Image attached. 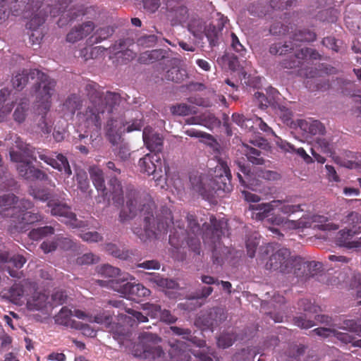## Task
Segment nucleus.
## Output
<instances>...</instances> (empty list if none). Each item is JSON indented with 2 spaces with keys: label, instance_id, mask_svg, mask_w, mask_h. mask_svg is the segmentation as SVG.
Instances as JSON below:
<instances>
[{
  "label": "nucleus",
  "instance_id": "f257e3e1",
  "mask_svg": "<svg viewBox=\"0 0 361 361\" xmlns=\"http://www.w3.org/2000/svg\"><path fill=\"white\" fill-rule=\"evenodd\" d=\"M138 203L137 194L135 192H130L128 196L126 206L120 213V220L124 221L135 216L140 211L145 215L144 228H135L133 230L141 240L145 242L149 239L156 238L159 233L167 231L170 224L172 223L171 212H167L164 221L162 219L155 220L152 211L154 203L149 202L144 204L141 209L137 205Z\"/></svg>",
  "mask_w": 361,
  "mask_h": 361
},
{
  "label": "nucleus",
  "instance_id": "f03ea898",
  "mask_svg": "<svg viewBox=\"0 0 361 361\" xmlns=\"http://www.w3.org/2000/svg\"><path fill=\"white\" fill-rule=\"evenodd\" d=\"M25 80L27 82L31 80L35 85V109L37 113L36 121L42 132L49 134L51 131L52 121L47 115L51 109V97L54 92L56 82L37 69L30 70L26 73V76L24 75Z\"/></svg>",
  "mask_w": 361,
  "mask_h": 361
},
{
  "label": "nucleus",
  "instance_id": "7ed1b4c3",
  "mask_svg": "<svg viewBox=\"0 0 361 361\" xmlns=\"http://www.w3.org/2000/svg\"><path fill=\"white\" fill-rule=\"evenodd\" d=\"M89 104L82 118L85 126L98 132L101 127V115L105 111H111L119 97L117 94L107 92L105 95L98 90V85L90 83L86 85Z\"/></svg>",
  "mask_w": 361,
  "mask_h": 361
},
{
  "label": "nucleus",
  "instance_id": "20e7f679",
  "mask_svg": "<svg viewBox=\"0 0 361 361\" xmlns=\"http://www.w3.org/2000/svg\"><path fill=\"white\" fill-rule=\"evenodd\" d=\"M262 252L267 255L271 254L265 263L267 270L288 274L293 268L300 269L304 266L300 259L292 256L290 250L286 247L274 249L271 245H267L262 248Z\"/></svg>",
  "mask_w": 361,
  "mask_h": 361
},
{
  "label": "nucleus",
  "instance_id": "39448f33",
  "mask_svg": "<svg viewBox=\"0 0 361 361\" xmlns=\"http://www.w3.org/2000/svg\"><path fill=\"white\" fill-rule=\"evenodd\" d=\"M211 228H207L204 234V240L205 243L214 245L212 250V259L214 263L221 264L223 262L225 257L226 248L222 247L219 239L222 235L225 234L227 229V221L222 219L217 221L213 216H210Z\"/></svg>",
  "mask_w": 361,
  "mask_h": 361
},
{
  "label": "nucleus",
  "instance_id": "423d86ee",
  "mask_svg": "<svg viewBox=\"0 0 361 361\" xmlns=\"http://www.w3.org/2000/svg\"><path fill=\"white\" fill-rule=\"evenodd\" d=\"M13 113L14 120L21 123L23 122V97L20 93H12L7 88H3L0 90V121L8 114H9L15 107Z\"/></svg>",
  "mask_w": 361,
  "mask_h": 361
},
{
  "label": "nucleus",
  "instance_id": "0eeeda50",
  "mask_svg": "<svg viewBox=\"0 0 361 361\" xmlns=\"http://www.w3.org/2000/svg\"><path fill=\"white\" fill-rule=\"evenodd\" d=\"M39 157L41 160L44 161L46 164L50 165L53 168L58 169L60 171H63L65 174L68 176L72 173L69 163L66 157L61 154L56 156V159L49 157L44 152L36 150L30 146L26 145L24 147V163L25 158L31 160H36Z\"/></svg>",
  "mask_w": 361,
  "mask_h": 361
},
{
  "label": "nucleus",
  "instance_id": "6e6552de",
  "mask_svg": "<svg viewBox=\"0 0 361 361\" xmlns=\"http://www.w3.org/2000/svg\"><path fill=\"white\" fill-rule=\"evenodd\" d=\"M140 171L148 176L152 175L155 181L163 177L162 162L157 153L147 154L139 161Z\"/></svg>",
  "mask_w": 361,
  "mask_h": 361
},
{
  "label": "nucleus",
  "instance_id": "1a4fd4ad",
  "mask_svg": "<svg viewBox=\"0 0 361 361\" xmlns=\"http://www.w3.org/2000/svg\"><path fill=\"white\" fill-rule=\"evenodd\" d=\"M215 178L211 179L212 194L214 191L222 190L229 192L231 190L230 169L225 161H219L215 168Z\"/></svg>",
  "mask_w": 361,
  "mask_h": 361
},
{
  "label": "nucleus",
  "instance_id": "9d476101",
  "mask_svg": "<svg viewBox=\"0 0 361 361\" xmlns=\"http://www.w3.org/2000/svg\"><path fill=\"white\" fill-rule=\"evenodd\" d=\"M47 206L51 208V214L61 218V221L66 224L73 228L81 227L84 224L76 219L75 215L71 211L70 208L65 204L49 201Z\"/></svg>",
  "mask_w": 361,
  "mask_h": 361
},
{
  "label": "nucleus",
  "instance_id": "9b49d317",
  "mask_svg": "<svg viewBox=\"0 0 361 361\" xmlns=\"http://www.w3.org/2000/svg\"><path fill=\"white\" fill-rule=\"evenodd\" d=\"M161 339L157 334L149 332H142L139 334L138 341L133 346L135 356L147 358V352L151 350V347L161 342Z\"/></svg>",
  "mask_w": 361,
  "mask_h": 361
},
{
  "label": "nucleus",
  "instance_id": "f8f14e48",
  "mask_svg": "<svg viewBox=\"0 0 361 361\" xmlns=\"http://www.w3.org/2000/svg\"><path fill=\"white\" fill-rule=\"evenodd\" d=\"M190 189L203 197L212 195L211 178L208 176L192 173L190 176Z\"/></svg>",
  "mask_w": 361,
  "mask_h": 361
},
{
  "label": "nucleus",
  "instance_id": "ddd939ff",
  "mask_svg": "<svg viewBox=\"0 0 361 361\" xmlns=\"http://www.w3.org/2000/svg\"><path fill=\"white\" fill-rule=\"evenodd\" d=\"M268 223L273 225L281 226L286 231L308 227L310 224V221H307L306 216H303L298 220H290L279 214L272 215L271 217L268 219Z\"/></svg>",
  "mask_w": 361,
  "mask_h": 361
},
{
  "label": "nucleus",
  "instance_id": "4468645a",
  "mask_svg": "<svg viewBox=\"0 0 361 361\" xmlns=\"http://www.w3.org/2000/svg\"><path fill=\"white\" fill-rule=\"evenodd\" d=\"M0 263L11 277L20 279L23 276V256L9 257L6 253H0Z\"/></svg>",
  "mask_w": 361,
  "mask_h": 361
},
{
  "label": "nucleus",
  "instance_id": "2eb2a0df",
  "mask_svg": "<svg viewBox=\"0 0 361 361\" xmlns=\"http://www.w3.org/2000/svg\"><path fill=\"white\" fill-rule=\"evenodd\" d=\"M297 126L306 138L314 135H321L325 133L324 125L320 121L310 118L298 120Z\"/></svg>",
  "mask_w": 361,
  "mask_h": 361
},
{
  "label": "nucleus",
  "instance_id": "dca6fc26",
  "mask_svg": "<svg viewBox=\"0 0 361 361\" xmlns=\"http://www.w3.org/2000/svg\"><path fill=\"white\" fill-rule=\"evenodd\" d=\"M313 331L318 336L323 337L334 336L343 343H351L353 346L361 347V338L357 339L348 333L341 332L329 328H317Z\"/></svg>",
  "mask_w": 361,
  "mask_h": 361
},
{
  "label": "nucleus",
  "instance_id": "f3484780",
  "mask_svg": "<svg viewBox=\"0 0 361 361\" xmlns=\"http://www.w3.org/2000/svg\"><path fill=\"white\" fill-rule=\"evenodd\" d=\"M190 31L195 36L201 37L203 32L205 33L211 45H215L217 39L218 30L214 25H209L205 27L202 21L195 20L189 25Z\"/></svg>",
  "mask_w": 361,
  "mask_h": 361
},
{
  "label": "nucleus",
  "instance_id": "a211bd4d",
  "mask_svg": "<svg viewBox=\"0 0 361 361\" xmlns=\"http://www.w3.org/2000/svg\"><path fill=\"white\" fill-rule=\"evenodd\" d=\"M95 25L92 21H86L75 26L66 35V41L75 43L83 39L92 32Z\"/></svg>",
  "mask_w": 361,
  "mask_h": 361
},
{
  "label": "nucleus",
  "instance_id": "6ab92c4d",
  "mask_svg": "<svg viewBox=\"0 0 361 361\" xmlns=\"http://www.w3.org/2000/svg\"><path fill=\"white\" fill-rule=\"evenodd\" d=\"M277 202L272 200L267 203H261L256 205H250L249 209L251 211V217L257 221H262L267 218H271V213L274 212Z\"/></svg>",
  "mask_w": 361,
  "mask_h": 361
},
{
  "label": "nucleus",
  "instance_id": "aec40b11",
  "mask_svg": "<svg viewBox=\"0 0 361 361\" xmlns=\"http://www.w3.org/2000/svg\"><path fill=\"white\" fill-rule=\"evenodd\" d=\"M133 277L129 274L124 275L119 279H111L108 281H103L101 280L98 281L99 284L101 286H106L118 293L123 297H126L128 295L129 283L126 282L129 279H132Z\"/></svg>",
  "mask_w": 361,
  "mask_h": 361
},
{
  "label": "nucleus",
  "instance_id": "412c9836",
  "mask_svg": "<svg viewBox=\"0 0 361 361\" xmlns=\"http://www.w3.org/2000/svg\"><path fill=\"white\" fill-rule=\"evenodd\" d=\"M143 141L150 151L160 152L163 145V138L154 132L151 128H145L142 133Z\"/></svg>",
  "mask_w": 361,
  "mask_h": 361
},
{
  "label": "nucleus",
  "instance_id": "4be33fe9",
  "mask_svg": "<svg viewBox=\"0 0 361 361\" xmlns=\"http://www.w3.org/2000/svg\"><path fill=\"white\" fill-rule=\"evenodd\" d=\"M343 224H346L354 230L348 229L347 231L343 230L340 231V235H343L347 234L348 236H352L354 234L361 233V214L356 212H351L342 219Z\"/></svg>",
  "mask_w": 361,
  "mask_h": 361
},
{
  "label": "nucleus",
  "instance_id": "5701e85b",
  "mask_svg": "<svg viewBox=\"0 0 361 361\" xmlns=\"http://www.w3.org/2000/svg\"><path fill=\"white\" fill-rule=\"evenodd\" d=\"M277 202L276 209L280 211L283 214L290 216L298 212H302V204H296L294 199L287 197L283 200H274Z\"/></svg>",
  "mask_w": 361,
  "mask_h": 361
},
{
  "label": "nucleus",
  "instance_id": "b1692460",
  "mask_svg": "<svg viewBox=\"0 0 361 361\" xmlns=\"http://www.w3.org/2000/svg\"><path fill=\"white\" fill-rule=\"evenodd\" d=\"M307 221H310V224L314 223V227L322 231H336L338 228V226L329 221L328 219L321 215H312L309 217L306 216ZM310 224H309V226Z\"/></svg>",
  "mask_w": 361,
  "mask_h": 361
},
{
  "label": "nucleus",
  "instance_id": "393cba45",
  "mask_svg": "<svg viewBox=\"0 0 361 361\" xmlns=\"http://www.w3.org/2000/svg\"><path fill=\"white\" fill-rule=\"evenodd\" d=\"M73 312L66 307H63L56 315L55 322L58 324L63 325L71 328L78 329L77 322L71 318Z\"/></svg>",
  "mask_w": 361,
  "mask_h": 361
},
{
  "label": "nucleus",
  "instance_id": "a878e982",
  "mask_svg": "<svg viewBox=\"0 0 361 361\" xmlns=\"http://www.w3.org/2000/svg\"><path fill=\"white\" fill-rule=\"evenodd\" d=\"M47 296L39 292H35L27 300V307L30 310H39L47 307Z\"/></svg>",
  "mask_w": 361,
  "mask_h": 361
},
{
  "label": "nucleus",
  "instance_id": "bb28decb",
  "mask_svg": "<svg viewBox=\"0 0 361 361\" xmlns=\"http://www.w3.org/2000/svg\"><path fill=\"white\" fill-rule=\"evenodd\" d=\"M182 0H165L166 8L176 13V20L182 22L185 20L188 11L180 4Z\"/></svg>",
  "mask_w": 361,
  "mask_h": 361
},
{
  "label": "nucleus",
  "instance_id": "cd10ccee",
  "mask_svg": "<svg viewBox=\"0 0 361 361\" xmlns=\"http://www.w3.org/2000/svg\"><path fill=\"white\" fill-rule=\"evenodd\" d=\"M31 159L25 158V162L24 163V176H25L26 178L46 180L47 175L41 170L31 166Z\"/></svg>",
  "mask_w": 361,
  "mask_h": 361
},
{
  "label": "nucleus",
  "instance_id": "c85d7f7f",
  "mask_svg": "<svg viewBox=\"0 0 361 361\" xmlns=\"http://www.w3.org/2000/svg\"><path fill=\"white\" fill-rule=\"evenodd\" d=\"M240 151L254 164L262 165L264 163V159L260 156V152L247 145L243 144Z\"/></svg>",
  "mask_w": 361,
  "mask_h": 361
},
{
  "label": "nucleus",
  "instance_id": "c756f323",
  "mask_svg": "<svg viewBox=\"0 0 361 361\" xmlns=\"http://www.w3.org/2000/svg\"><path fill=\"white\" fill-rule=\"evenodd\" d=\"M269 96L266 97L261 92H256L255 94V98L259 102L261 108L263 106H267L268 105L274 104L279 96V92L274 88L270 87L268 90Z\"/></svg>",
  "mask_w": 361,
  "mask_h": 361
},
{
  "label": "nucleus",
  "instance_id": "7c9ffc66",
  "mask_svg": "<svg viewBox=\"0 0 361 361\" xmlns=\"http://www.w3.org/2000/svg\"><path fill=\"white\" fill-rule=\"evenodd\" d=\"M90 174L97 190H101L104 192L105 190V185L102 171L98 167L92 166L90 169Z\"/></svg>",
  "mask_w": 361,
  "mask_h": 361
},
{
  "label": "nucleus",
  "instance_id": "2f4dec72",
  "mask_svg": "<svg viewBox=\"0 0 361 361\" xmlns=\"http://www.w3.org/2000/svg\"><path fill=\"white\" fill-rule=\"evenodd\" d=\"M109 328L113 338L120 343H123L129 337L128 331L121 325L111 324Z\"/></svg>",
  "mask_w": 361,
  "mask_h": 361
},
{
  "label": "nucleus",
  "instance_id": "473e14b6",
  "mask_svg": "<svg viewBox=\"0 0 361 361\" xmlns=\"http://www.w3.org/2000/svg\"><path fill=\"white\" fill-rule=\"evenodd\" d=\"M150 294V290L143 286L142 284L137 283L134 284L132 283H129L128 295L126 297L128 298H133V297H146Z\"/></svg>",
  "mask_w": 361,
  "mask_h": 361
},
{
  "label": "nucleus",
  "instance_id": "72a5a7b5",
  "mask_svg": "<svg viewBox=\"0 0 361 361\" xmlns=\"http://www.w3.org/2000/svg\"><path fill=\"white\" fill-rule=\"evenodd\" d=\"M165 77L168 80L180 82L186 78V71L178 67H173L166 72Z\"/></svg>",
  "mask_w": 361,
  "mask_h": 361
},
{
  "label": "nucleus",
  "instance_id": "f704fd0d",
  "mask_svg": "<svg viewBox=\"0 0 361 361\" xmlns=\"http://www.w3.org/2000/svg\"><path fill=\"white\" fill-rule=\"evenodd\" d=\"M200 117L202 126L209 129H213L220 124L219 120L210 112H205L201 114Z\"/></svg>",
  "mask_w": 361,
  "mask_h": 361
},
{
  "label": "nucleus",
  "instance_id": "c9c22d12",
  "mask_svg": "<svg viewBox=\"0 0 361 361\" xmlns=\"http://www.w3.org/2000/svg\"><path fill=\"white\" fill-rule=\"evenodd\" d=\"M163 57L164 56L161 50L154 49L142 54L139 60L142 63H153L154 61L159 60Z\"/></svg>",
  "mask_w": 361,
  "mask_h": 361
},
{
  "label": "nucleus",
  "instance_id": "e433bc0d",
  "mask_svg": "<svg viewBox=\"0 0 361 361\" xmlns=\"http://www.w3.org/2000/svg\"><path fill=\"white\" fill-rule=\"evenodd\" d=\"M109 303L116 307H123L126 311L131 314L135 319L137 320L139 322H147V317L145 315H143L141 312H137L136 310H132V309H126L123 307V300H114V301H109Z\"/></svg>",
  "mask_w": 361,
  "mask_h": 361
},
{
  "label": "nucleus",
  "instance_id": "4c0bfd02",
  "mask_svg": "<svg viewBox=\"0 0 361 361\" xmlns=\"http://www.w3.org/2000/svg\"><path fill=\"white\" fill-rule=\"evenodd\" d=\"M82 102L80 97L73 94L71 95L63 104V107L66 111L71 114H74L75 111L81 106Z\"/></svg>",
  "mask_w": 361,
  "mask_h": 361
},
{
  "label": "nucleus",
  "instance_id": "58836bf2",
  "mask_svg": "<svg viewBox=\"0 0 361 361\" xmlns=\"http://www.w3.org/2000/svg\"><path fill=\"white\" fill-rule=\"evenodd\" d=\"M52 233H54V228L51 226H44L32 230L29 233V236L31 239L37 240L42 237Z\"/></svg>",
  "mask_w": 361,
  "mask_h": 361
},
{
  "label": "nucleus",
  "instance_id": "ea45409f",
  "mask_svg": "<svg viewBox=\"0 0 361 361\" xmlns=\"http://www.w3.org/2000/svg\"><path fill=\"white\" fill-rule=\"evenodd\" d=\"M117 121L114 122L111 121V123H108V129H107V135L111 142L113 144L116 143L121 138V133L123 130L121 129L116 130L114 128L117 126Z\"/></svg>",
  "mask_w": 361,
  "mask_h": 361
},
{
  "label": "nucleus",
  "instance_id": "a19ab883",
  "mask_svg": "<svg viewBox=\"0 0 361 361\" xmlns=\"http://www.w3.org/2000/svg\"><path fill=\"white\" fill-rule=\"evenodd\" d=\"M171 111L173 114L178 116H187L195 113V111H194L192 108L185 104H180L171 106Z\"/></svg>",
  "mask_w": 361,
  "mask_h": 361
},
{
  "label": "nucleus",
  "instance_id": "79ce46f5",
  "mask_svg": "<svg viewBox=\"0 0 361 361\" xmlns=\"http://www.w3.org/2000/svg\"><path fill=\"white\" fill-rule=\"evenodd\" d=\"M344 235H341L338 238V244L340 246L346 247L348 249H357L361 247V238H359L355 240H350L343 237Z\"/></svg>",
  "mask_w": 361,
  "mask_h": 361
},
{
  "label": "nucleus",
  "instance_id": "37998d69",
  "mask_svg": "<svg viewBox=\"0 0 361 361\" xmlns=\"http://www.w3.org/2000/svg\"><path fill=\"white\" fill-rule=\"evenodd\" d=\"M98 273L104 278H114L119 275V269L111 265L105 264L98 269Z\"/></svg>",
  "mask_w": 361,
  "mask_h": 361
},
{
  "label": "nucleus",
  "instance_id": "c03bdc74",
  "mask_svg": "<svg viewBox=\"0 0 361 361\" xmlns=\"http://www.w3.org/2000/svg\"><path fill=\"white\" fill-rule=\"evenodd\" d=\"M235 341V337L232 334H222L217 338V345L221 348H226L232 345Z\"/></svg>",
  "mask_w": 361,
  "mask_h": 361
},
{
  "label": "nucleus",
  "instance_id": "a18cd8bd",
  "mask_svg": "<svg viewBox=\"0 0 361 361\" xmlns=\"http://www.w3.org/2000/svg\"><path fill=\"white\" fill-rule=\"evenodd\" d=\"M142 126L143 123L141 119L137 116L135 120L128 121L123 124V132L130 133L134 130H140Z\"/></svg>",
  "mask_w": 361,
  "mask_h": 361
},
{
  "label": "nucleus",
  "instance_id": "49530a36",
  "mask_svg": "<svg viewBox=\"0 0 361 361\" xmlns=\"http://www.w3.org/2000/svg\"><path fill=\"white\" fill-rule=\"evenodd\" d=\"M18 201V197L13 194H7L0 196V207H8L13 212L14 207H12Z\"/></svg>",
  "mask_w": 361,
  "mask_h": 361
},
{
  "label": "nucleus",
  "instance_id": "de8ad7c7",
  "mask_svg": "<svg viewBox=\"0 0 361 361\" xmlns=\"http://www.w3.org/2000/svg\"><path fill=\"white\" fill-rule=\"evenodd\" d=\"M232 120L234 123L242 128H248L252 127L251 125L252 118H246L242 114H233L232 116Z\"/></svg>",
  "mask_w": 361,
  "mask_h": 361
},
{
  "label": "nucleus",
  "instance_id": "09e8293b",
  "mask_svg": "<svg viewBox=\"0 0 361 361\" xmlns=\"http://www.w3.org/2000/svg\"><path fill=\"white\" fill-rule=\"evenodd\" d=\"M111 315L106 312L99 313L95 315L94 317H92V322H94L99 324H104L106 327L109 328L111 323Z\"/></svg>",
  "mask_w": 361,
  "mask_h": 361
},
{
  "label": "nucleus",
  "instance_id": "8fccbe9b",
  "mask_svg": "<svg viewBox=\"0 0 361 361\" xmlns=\"http://www.w3.org/2000/svg\"><path fill=\"white\" fill-rule=\"evenodd\" d=\"M340 329L352 333H356L357 336H360L361 325H358L354 320L345 321L343 325Z\"/></svg>",
  "mask_w": 361,
  "mask_h": 361
},
{
  "label": "nucleus",
  "instance_id": "3c124183",
  "mask_svg": "<svg viewBox=\"0 0 361 361\" xmlns=\"http://www.w3.org/2000/svg\"><path fill=\"white\" fill-rule=\"evenodd\" d=\"M114 32V30L111 26H106L97 30L95 35L97 36L99 39H97L96 42H100L102 40L106 39L113 35Z\"/></svg>",
  "mask_w": 361,
  "mask_h": 361
},
{
  "label": "nucleus",
  "instance_id": "603ef678",
  "mask_svg": "<svg viewBox=\"0 0 361 361\" xmlns=\"http://www.w3.org/2000/svg\"><path fill=\"white\" fill-rule=\"evenodd\" d=\"M155 310L159 312L161 320L166 323L171 324L177 320V318L173 316L169 311L161 310L159 306L156 305Z\"/></svg>",
  "mask_w": 361,
  "mask_h": 361
},
{
  "label": "nucleus",
  "instance_id": "864d4df0",
  "mask_svg": "<svg viewBox=\"0 0 361 361\" xmlns=\"http://www.w3.org/2000/svg\"><path fill=\"white\" fill-rule=\"evenodd\" d=\"M80 238L87 242L96 243L102 240V235L96 231H87L80 234Z\"/></svg>",
  "mask_w": 361,
  "mask_h": 361
},
{
  "label": "nucleus",
  "instance_id": "5fc2aeb1",
  "mask_svg": "<svg viewBox=\"0 0 361 361\" xmlns=\"http://www.w3.org/2000/svg\"><path fill=\"white\" fill-rule=\"evenodd\" d=\"M291 49L292 47L288 44H281V43H277L272 44L270 47L269 51L272 54L282 55L286 54L288 50Z\"/></svg>",
  "mask_w": 361,
  "mask_h": 361
},
{
  "label": "nucleus",
  "instance_id": "6e6d98bb",
  "mask_svg": "<svg viewBox=\"0 0 361 361\" xmlns=\"http://www.w3.org/2000/svg\"><path fill=\"white\" fill-rule=\"evenodd\" d=\"M23 80V74L20 73H17L11 79V83L15 89V90L12 92V93H16V95L18 94V93H20L23 95V92L21 90H23V87H21Z\"/></svg>",
  "mask_w": 361,
  "mask_h": 361
},
{
  "label": "nucleus",
  "instance_id": "4d7b16f0",
  "mask_svg": "<svg viewBox=\"0 0 361 361\" xmlns=\"http://www.w3.org/2000/svg\"><path fill=\"white\" fill-rule=\"evenodd\" d=\"M231 47L233 49V50L238 53L240 56H244L245 53L246 52L245 49L242 45V44L240 42L238 37L234 34L231 33Z\"/></svg>",
  "mask_w": 361,
  "mask_h": 361
},
{
  "label": "nucleus",
  "instance_id": "13d9d810",
  "mask_svg": "<svg viewBox=\"0 0 361 361\" xmlns=\"http://www.w3.org/2000/svg\"><path fill=\"white\" fill-rule=\"evenodd\" d=\"M185 133L190 136V137H198V138H202V140H212V137L211 135L207 133H204V132H202V131H199V130H197L195 129H193V128H190V129H188V130H186L185 131Z\"/></svg>",
  "mask_w": 361,
  "mask_h": 361
},
{
  "label": "nucleus",
  "instance_id": "bf43d9fd",
  "mask_svg": "<svg viewBox=\"0 0 361 361\" xmlns=\"http://www.w3.org/2000/svg\"><path fill=\"white\" fill-rule=\"evenodd\" d=\"M154 282L159 286L166 289H174L178 286V284L174 281L167 279L157 278L154 279Z\"/></svg>",
  "mask_w": 361,
  "mask_h": 361
},
{
  "label": "nucleus",
  "instance_id": "052dcab7",
  "mask_svg": "<svg viewBox=\"0 0 361 361\" xmlns=\"http://www.w3.org/2000/svg\"><path fill=\"white\" fill-rule=\"evenodd\" d=\"M29 193L35 199H38L42 201H45L49 199V194L47 190H37L31 188L29 190Z\"/></svg>",
  "mask_w": 361,
  "mask_h": 361
},
{
  "label": "nucleus",
  "instance_id": "680f3d73",
  "mask_svg": "<svg viewBox=\"0 0 361 361\" xmlns=\"http://www.w3.org/2000/svg\"><path fill=\"white\" fill-rule=\"evenodd\" d=\"M98 261V257L92 253H87L78 258L77 262L80 264H90Z\"/></svg>",
  "mask_w": 361,
  "mask_h": 361
},
{
  "label": "nucleus",
  "instance_id": "e2e57ef3",
  "mask_svg": "<svg viewBox=\"0 0 361 361\" xmlns=\"http://www.w3.org/2000/svg\"><path fill=\"white\" fill-rule=\"evenodd\" d=\"M144 8L149 12L154 13L160 6V0H145L143 2Z\"/></svg>",
  "mask_w": 361,
  "mask_h": 361
},
{
  "label": "nucleus",
  "instance_id": "0e129e2a",
  "mask_svg": "<svg viewBox=\"0 0 361 361\" xmlns=\"http://www.w3.org/2000/svg\"><path fill=\"white\" fill-rule=\"evenodd\" d=\"M258 245L259 240L256 237L253 239H249L246 242L247 255L250 257H253L255 256V250Z\"/></svg>",
  "mask_w": 361,
  "mask_h": 361
},
{
  "label": "nucleus",
  "instance_id": "69168bd1",
  "mask_svg": "<svg viewBox=\"0 0 361 361\" xmlns=\"http://www.w3.org/2000/svg\"><path fill=\"white\" fill-rule=\"evenodd\" d=\"M1 348L3 350H8L12 343V338L4 331L0 333Z\"/></svg>",
  "mask_w": 361,
  "mask_h": 361
},
{
  "label": "nucleus",
  "instance_id": "338daca9",
  "mask_svg": "<svg viewBox=\"0 0 361 361\" xmlns=\"http://www.w3.org/2000/svg\"><path fill=\"white\" fill-rule=\"evenodd\" d=\"M45 20L44 16H35L28 23H27V27L29 29L35 30L37 28L39 25H41Z\"/></svg>",
  "mask_w": 361,
  "mask_h": 361
},
{
  "label": "nucleus",
  "instance_id": "774afa93",
  "mask_svg": "<svg viewBox=\"0 0 361 361\" xmlns=\"http://www.w3.org/2000/svg\"><path fill=\"white\" fill-rule=\"evenodd\" d=\"M192 353L196 359L195 361H213L204 349L193 350Z\"/></svg>",
  "mask_w": 361,
  "mask_h": 361
}]
</instances>
